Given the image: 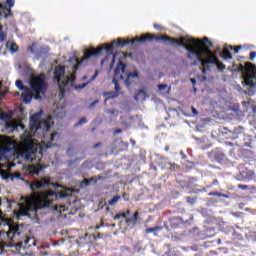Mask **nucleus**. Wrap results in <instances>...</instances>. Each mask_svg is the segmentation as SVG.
I'll list each match as a JSON object with an SVG mask.
<instances>
[{
	"label": "nucleus",
	"instance_id": "obj_1",
	"mask_svg": "<svg viewBox=\"0 0 256 256\" xmlns=\"http://www.w3.org/2000/svg\"><path fill=\"white\" fill-rule=\"evenodd\" d=\"M153 39V35H142L140 37H136L134 40H121L119 38L118 40H114L112 44L104 45L97 50L93 49H87L84 52V56L81 60L79 58H71L70 63H74L70 70L67 72L65 71V66H57L54 71V81H56L60 93H65V88L67 86H73V83H75V75L77 73V69L79 67H83L89 63V60L91 57H97L98 55H101V52L103 50H106V53H108V57H112V64L115 63V54H113V48L114 47H125L126 45H133L134 43H144V41H151Z\"/></svg>",
	"mask_w": 256,
	"mask_h": 256
},
{
	"label": "nucleus",
	"instance_id": "obj_2",
	"mask_svg": "<svg viewBox=\"0 0 256 256\" xmlns=\"http://www.w3.org/2000/svg\"><path fill=\"white\" fill-rule=\"evenodd\" d=\"M156 41H163L164 43H171L172 45H179L184 47L187 51V59L194 61V65L201 63L203 69L202 73L205 75L209 71V65H216L220 71H225V64L219 61L217 54L211 51L213 42L209 41V38L205 37L204 40L194 39L189 36H183L180 39L171 38L169 36H157Z\"/></svg>",
	"mask_w": 256,
	"mask_h": 256
},
{
	"label": "nucleus",
	"instance_id": "obj_3",
	"mask_svg": "<svg viewBox=\"0 0 256 256\" xmlns=\"http://www.w3.org/2000/svg\"><path fill=\"white\" fill-rule=\"evenodd\" d=\"M53 185L47 179L33 182L30 185L33 195L28 198L22 197L23 203H17L18 217H28L35 223H39V211L49 209L57 197H60V199L71 197V190L69 189L64 192H58V194L53 191L37 192V189H47L48 187H53Z\"/></svg>",
	"mask_w": 256,
	"mask_h": 256
},
{
	"label": "nucleus",
	"instance_id": "obj_4",
	"mask_svg": "<svg viewBox=\"0 0 256 256\" xmlns=\"http://www.w3.org/2000/svg\"><path fill=\"white\" fill-rule=\"evenodd\" d=\"M53 125V118L48 116L47 119L41 120V112H38L30 117V132H25L22 135L25 143V151L22 156L26 161H33L36 157L41 145L39 141L33 139V137H38L43 143H46V147H53V143L56 139H59V134L57 132L48 134L49 129Z\"/></svg>",
	"mask_w": 256,
	"mask_h": 256
},
{
	"label": "nucleus",
	"instance_id": "obj_5",
	"mask_svg": "<svg viewBox=\"0 0 256 256\" xmlns=\"http://www.w3.org/2000/svg\"><path fill=\"white\" fill-rule=\"evenodd\" d=\"M8 231H0V251H5V248L11 249L16 247L19 249H27V245L31 241V238L21 233V228L17 224H9L6 222Z\"/></svg>",
	"mask_w": 256,
	"mask_h": 256
},
{
	"label": "nucleus",
	"instance_id": "obj_6",
	"mask_svg": "<svg viewBox=\"0 0 256 256\" xmlns=\"http://www.w3.org/2000/svg\"><path fill=\"white\" fill-rule=\"evenodd\" d=\"M30 88L23 85V81L17 80L16 87L23 91L22 98L24 103H31V99H41L47 91V80L45 79V74H39L37 76H32L29 82Z\"/></svg>",
	"mask_w": 256,
	"mask_h": 256
},
{
	"label": "nucleus",
	"instance_id": "obj_7",
	"mask_svg": "<svg viewBox=\"0 0 256 256\" xmlns=\"http://www.w3.org/2000/svg\"><path fill=\"white\" fill-rule=\"evenodd\" d=\"M139 79V73L137 71L127 73L125 72V63L119 61L116 69L114 70V78L112 83L115 85V92H106L104 93V97H106V101L109 99H115V97H119V91H121V87H119V81H124V85L129 87L133 81Z\"/></svg>",
	"mask_w": 256,
	"mask_h": 256
},
{
	"label": "nucleus",
	"instance_id": "obj_8",
	"mask_svg": "<svg viewBox=\"0 0 256 256\" xmlns=\"http://www.w3.org/2000/svg\"><path fill=\"white\" fill-rule=\"evenodd\" d=\"M244 85L255 87L256 81V66L248 63V68L242 66Z\"/></svg>",
	"mask_w": 256,
	"mask_h": 256
},
{
	"label": "nucleus",
	"instance_id": "obj_9",
	"mask_svg": "<svg viewBox=\"0 0 256 256\" xmlns=\"http://www.w3.org/2000/svg\"><path fill=\"white\" fill-rule=\"evenodd\" d=\"M239 49H241V46H238L237 49H235L233 46H225L224 50H221V47L217 48V51L220 52V54L222 55V57L224 59H233V55L231 54L230 51L234 50V53H239Z\"/></svg>",
	"mask_w": 256,
	"mask_h": 256
},
{
	"label": "nucleus",
	"instance_id": "obj_10",
	"mask_svg": "<svg viewBox=\"0 0 256 256\" xmlns=\"http://www.w3.org/2000/svg\"><path fill=\"white\" fill-rule=\"evenodd\" d=\"M253 177H255V173L251 170H243L239 174H237V181H242L243 183H247L252 181Z\"/></svg>",
	"mask_w": 256,
	"mask_h": 256
},
{
	"label": "nucleus",
	"instance_id": "obj_11",
	"mask_svg": "<svg viewBox=\"0 0 256 256\" xmlns=\"http://www.w3.org/2000/svg\"><path fill=\"white\" fill-rule=\"evenodd\" d=\"M28 51L36 55L37 59H39L43 55V53H47V51H49V48H38L37 43H32V45L28 48Z\"/></svg>",
	"mask_w": 256,
	"mask_h": 256
},
{
	"label": "nucleus",
	"instance_id": "obj_12",
	"mask_svg": "<svg viewBox=\"0 0 256 256\" xmlns=\"http://www.w3.org/2000/svg\"><path fill=\"white\" fill-rule=\"evenodd\" d=\"M54 115L58 118L61 119L62 117H65V107L61 106H56L54 109Z\"/></svg>",
	"mask_w": 256,
	"mask_h": 256
},
{
	"label": "nucleus",
	"instance_id": "obj_13",
	"mask_svg": "<svg viewBox=\"0 0 256 256\" xmlns=\"http://www.w3.org/2000/svg\"><path fill=\"white\" fill-rule=\"evenodd\" d=\"M134 99L136 101H145V99H147V93L145 92V90L141 89L134 96Z\"/></svg>",
	"mask_w": 256,
	"mask_h": 256
},
{
	"label": "nucleus",
	"instance_id": "obj_14",
	"mask_svg": "<svg viewBox=\"0 0 256 256\" xmlns=\"http://www.w3.org/2000/svg\"><path fill=\"white\" fill-rule=\"evenodd\" d=\"M215 160L218 163H223L224 161H227V155H225V153L218 151L215 153Z\"/></svg>",
	"mask_w": 256,
	"mask_h": 256
},
{
	"label": "nucleus",
	"instance_id": "obj_15",
	"mask_svg": "<svg viewBox=\"0 0 256 256\" xmlns=\"http://www.w3.org/2000/svg\"><path fill=\"white\" fill-rule=\"evenodd\" d=\"M7 49H10L11 53H17L19 51V46L15 42H7Z\"/></svg>",
	"mask_w": 256,
	"mask_h": 256
},
{
	"label": "nucleus",
	"instance_id": "obj_16",
	"mask_svg": "<svg viewBox=\"0 0 256 256\" xmlns=\"http://www.w3.org/2000/svg\"><path fill=\"white\" fill-rule=\"evenodd\" d=\"M138 217L139 212H135L130 218H126V223L136 225Z\"/></svg>",
	"mask_w": 256,
	"mask_h": 256
},
{
	"label": "nucleus",
	"instance_id": "obj_17",
	"mask_svg": "<svg viewBox=\"0 0 256 256\" xmlns=\"http://www.w3.org/2000/svg\"><path fill=\"white\" fill-rule=\"evenodd\" d=\"M0 15H4L5 19H9V17H13L11 8H4L3 12H1V10H0Z\"/></svg>",
	"mask_w": 256,
	"mask_h": 256
},
{
	"label": "nucleus",
	"instance_id": "obj_18",
	"mask_svg": "<svg viewBox=\"0 0 256 256\" xmlns=\"http://www.w3.org/2000/svg\"><path fill=\"white\" fill-rule=\"evenodd\" d=\"M210 197H224L225 199H229V195L223 194L221 192H209Z\"/></svg>",
	"mask_w": 256,
	"mask_h": 256
},
{
	"label": "nucleus",
	"instance_id": "obj_19",
	"mask_svg": "<svg viewBox=\"0 0 256 256\" xmlns=\"http://www.w3.org/2000/svg\"><path fill=\"white\" fill-rule=\"evenodd\" d=\"M121 200V196L116 195L114 196L109 202L108 205H110L111 207H113V205H117V203Z\"/></svg>",
	"mask_w": 256,
	"mask_h": 256
},
{
	"label": "nucleus",
	"instance_id": "obj_20",
	"mask_svg": "<svg viewBox=\"0 0 256 256\" xmlns=\"http://www.w3.org/2000/svg\"><path fill=\"white\" fill-rule=\"evenodd\" d=\"M91 183H97V178H91V179H85L82 182V187H87L88 185H91Z\"/></svg>",
	"mask_w": 256,
	"mask_h": 256
},
{
	"label": "nucleus",
	"instance_id": "obj_21",
	"mask_svg": "<svg viewBox=\"0 0 256 256\" xmlns=\"http://www.w3.org/2000/svg\"><path fill=\"white\" fill-rule=\"evenodd\" d=\"M161 229H163L161 226L151 227L146 229V233H157V231H161Z\"/></svg>",
	"mask_w": 256,
	"mask_h": 256
},
{
	"label": "nucleus",
	"instance_id": "obj_22",
	"mask_svg": "<svg viewBox=\"0 0 256 256\" xmlns=\"http://www.w3.org/2000/svg\"><path fill=\"white\" fill-rule=\"evenodd\" d=\"M127 215H129V210L127 211V213H118L115 215L114 221H117L118 219H125Z\"/></svg>",
	"mask_w": 256,
	"mask_h": 256
},
{
	"label": "nucleus",
	"instance_id": "obj_23",
	"mask_svg": "<svg viewBox=\"0 0 256 256\" xmlns=\"http://www.w3.org/2000/svg\"><path fill=\"white\" fill-rule=\"evenodd\" d=\"M17 127H19V126L15 125V124H11L9 122L6 123V129L11 131V133H13V131H16Z\"/></svg>",
	"mask_w": 256,
	"mask_h": 256
},
{
	"label": "nucleus",
	"instance_id": "obj_24",
	"mask_svg": "<svg viewBox=\"0 0 256 256\" xmlns=\"http://www.w3.org/2000/svg\"><path fill=\"white\" fill-rule=\"evenodd\" d=\"M7 39V35L3 32V26L0 25V43H3Z\"/></svg>",
	"mask_w": 256,
	"mask_h": 256
},
{
	"label": "nucleus",
	"instance_id": "obj_25",
	"mask_svg": "<svg viewBox=\"0 0 256 256\" xmlns=\"http://www.w3.org/2000/svg\"><path fill=\"white\" fill-rule=\"evenodd\" d=\"M8 177L11 179V181H14L15 179H22L21 173H19V172H16L14 174H9Z\"/></svg>",
	"mask_w": 256,
	"mask_h": 256
},
{
	"label": "nucleus",
	"instance_id": "obj_26",
	"mask_svg": "<svg viewBox=\"0 0 256 256\" xmlns=\"http://www.w3.org/2000/svg\"><path fill=\"white\" fill-rule=\"evenodd\" d=\"M195 183H197V179L191 178V179L188 180L187 187L189 189H192V187H195Z\"/></svg>",
	"mask_w": 256,
	"mask_h": 256
},
{
	"label": "nucleus",
	"instance_id": "obj_27",
	"mask_svg": "<svg viewBox=\"0 0 256 256\" xmlns=\"http://www.w3.org/2000/svg\"><path fill=\"white\" fill-rule=\"evenodd\" d=\"M238 189H242V191H245L247 189H255V187H251L249 185H243V184H239L238 185Z\"/></svg>",
	"mask_w": 256,
	"mask_h": 256
},
{
	"label": "nucleus",
	"instance_id": "obj_28",
	"mask_svg": "<svg viewBox=\"0 0 256 256\" xmlns=\"http://www.w3.org/2000/svg\"><path fill=\"white\" fill-rule=\"evenodd\" d=\"M87 85H89V82L83 83V84H80V85H76L74 87V89H76V91H78V89H85V87H87Z\"/></svg>",
	"mask_w": 256,
	"mask_h": 256
},
{
	"label": "nucleus",
	"instance_id": "obj_29",
	"mask_svg": "<svg viewBox=\"0 0 256 256\" xmlns=\"http://www.w3.org/2000/svg\"><path fill=\"white\" fill-rule=\"evenodd\" d=\"M85 123H87V118L83 117L79 120L76 126L79 127V125H85Z\"/></svg>",
	"mask_w": 256,
	"mask_h": 256
},
{
	"label": "nucleus",
	"instance_id": "obj_30",
	"mask_svg": "<svg viewBox=\"0 0 256 256\" xmlns=\"http://www.w3.org/2000/svg\"><path fill=\"white\" fill-rule=\"evenodd\" d=\"M6 5H8V7H15V0H6Z\"/></svg>",
	"mask_w": 256,
	"mask_h": 256
},
{
	"label": "nucleus",
	"instance_id": "obj_31",
	"mask_svg": "<svg viewBox=\"0 0 256 256\" xmlns=\"http://www.w3.org/2000/svg\"><path fill=\"white\" fill-rule=\"evenodd\" d=\"M187 203H190L191 205H193V203H195V201H197V198H192L190 196L186 197Z\"/></svg>",
	"mask_w": 256,
	"mask_h": 256
},
{
	"label": "nucleus",
	"instance_id": "obj_32",
	"mask_svg": "<svg viewBox=\"0 0 256 256\" xmlns=\"http://www.w3.org/2000/svg\"><path fill=\"white\" fill-rule=\"evenodd\" d=\"M159 91H164V89H167V84H160L158 85Z\"/></svg>",
	"mask_w": 256,
	"mask_h": 256
},
{
	"label": "nucleus",
	"instance_id": "obj_33",
	"mask_svg": "<svg viewBox=\"0 0 256 256\" xmlns=\"http://www.w3.org/2000/svg\"><path fill=\"white\" fill-rule=\"evenodd\" d=\"M0 119L2 121H5L7 119V115H5V113H3L1 110H0Z\"/></svg>",
	"mask_w": 256,
	"mask_h": 256
},
{
	"label": "nucleus",
	"instance_id": "obj_34",
	"mask_svg": "<svg viewBox=\"0 0 256 256\" xmlns=\"http://www.w3.org/2000/svg\"><path fill=\"white\" fill-rule=\"evenodd\" d=\"M234 133H236V134L243 133V127L235 128Z\"/></svg>",
	"mask_w": 256,
	"mask_h": 256
},
{
	"label": "nucleus",
	"instance_id": "obj_35",
	"mask_svg": "<svg viewBox=\"0 0 256 256\" xmlns=\"http://www.w3.org/2000/svg\"><path fill=\"white\" fill-rule=\"evenodd\" d=\"M97 103H99V100H95L94 102H92V103L89 105V109H93V107H95V105H97Z\"/></svg>",
	"mask_w": 256,
	"mask_h": 256
},
{
	"label": "nucleus",
	"instance_id": "obj_36",
	"mask_svg": "<svg viewBox=\"0 0 256 256\" xmlns=\"http://www.w3.org/2000/svg\"><path fill=\"white\" fill-rule=\"evenodd\" d=\"M255 57H256V52L255 51L251 52L250 53V61H253L255 59Z\"/></svg>",
	"mask_w": 256,
	"mask_h": 256
},
{
	"label": "nucleus",
	"instance_id": "obj_37",
	"mask_svg": "<svg viewBox=\"0 0 256 256\" xmlns=\"http://www.w3.org/2000/svg\"><path fill=\"white\" fill-rule=\"evenodd\" d=\"M94 239H95V240H97V239H103V234L98 233L97 236H94Z\"/></svg>",
	"mask_w": 256,
	"mask_h": 256
},
{
	"label": "nucleus",
	"instance_id": "obj_38",
	"mask_svg": "<svg viewBox=\"0 0 256 256\" xmlns=\"http://www.w3.org/2000/svg\"><path fill=\"white\" fill-rule=\"evenodd\" d=\"M190 81H191L193 87H195V85H197V80L195 78H191Z\"/></svg>",
	"mask_w": 256,
	"mask_h": 256
},
{
	"label": "nucleus",
	"instance_id": "obj_39",
	"mask_svg": "<svg viewBox=\"0 0 256 256\" xmlns=\"http://www.w3.org/2000/svg\"><path fill=\"white\" fill-rule=\"evenodd\" d=\"M192 113H193V115H199V111H197V109H195V107H192Z\"/></svg>",
	"mask_w": 256,
	"mask_h": 256
},
{
	"label": "nucleus",
	"instance_id": "obj_40",
	"mask_svg": "<svg viewBox=\"0 0 256 256\" xmlns=\"http://www.w3.org/2000/svg\"><path fill=\"white\" fill-rule=\"evenodd\" d=\"M119 133H123V130H121V129L114 130V135H117Z\"/></svg>",
	"mask_w": 256,
	"mask_h": 256
},
{
	"label": "nucleus",
	"instance_id": "obj_41",
	"mask_svg": "<svg viewBox=\"0 0 256 256\" xmlns=\"http://www.w3.org/2000/svg\"><path fill=\"white\" fill-rule=\"evenodd\" d=\"M97 72H95V74L92 76V78H91V81H95V79H97Z\"/></svg>",
	"mask_w": 256,
	"mask_h": 256
},
{
	"label": "nucleus",
	"instance_id": "obj_42",
	"mask_svg": "<svg viewBox=\"0 0 256 256\" xmlns=\"http://www.w3.org/2000/svg\"><path fill=\"white\" fill-rule=\"evenodd\" d=\"M101 227H103V222L101 223L100 226H99V225H96L95 230L97 231V230L101 229Z\"/></svg>",
	"mask_w": 256,
	"mask_h": 256
},
{
	"label": "nucleus",
	"instance_id": "obj_43",
	"mask_svg": "<svg viewBox=\"0 0 256 256\" xmlns=\"http://www.w3.org/2000/svg\"><path fill=\"white\" fill-rule=\"evenodd\" d=\"M200 81H207V77L206 76L200 77Z\"/></svg>",
	"mask_w": 256,
	"mask_h": 256
},
{
	"label": "nucleus",
	"instance_id": "obj_44",
	"mask_svg": "<svg viewBox=\"0 0 256 256\" xmlns=\"http://www.w3.org/2000/svg\"><path fill=\"white\" fill-rule=\"evenodd\" d=\"M107 113H110L111 115H115V110H108Z\"/></svg>",
	"mask_w": 256,
	"mask_h": 256
},
{
	"label": "nucleus",
	"instance_id": "obj_45",
	"mask_svg": "<svg viewBox=\"0 0 256 256\" xmlns=\"http://www.w3.org/2000/svg\"><path fill=\"white\" fill-rule=\"evenodd\" d=\"M177 221V219L173 218L170 220L171 225H174V223Z\"/></svg>",
	"mask_w": 256,
	"mask_h": 256
},
{
	"label": "nucleus",
	"instance_id": "obj_46",
	"mask_svg": "<svg viewBox=\"0 0 256 256\" xmlns=\"http://www.w3.org/2000/svg\"><path fill=\"white\" fill-rule=\"evenodd\" d=\"M180 155L182 156L183 159H185V152L184 151H180Z\"/></svg>",
	"mask_w": 256,
	"mask_h": 256
},
{
	"label": "nucleus",
	"instance_id": "obj_47",
	"mask_svg": "<svg viewBox=\"0 0 256 256\" xmlns=\"http://www.w3.org/2000/svg\"><path fill=\"white\" fill-rule=\"evenodd\" d=\"M168 167L169 169H173V164H171V162H168Z\"/></svg>",
	"mask_w": 256,
	"mask_h": 256
},
{
	"label": "nucleus",
	"instance_id": "obj_48",
	"mask_svg": "<svg viewBox=\"0 0 256 256\" xmlns=\"http://www.w3.org/2000/svg\"><path fill=\"white\" fill-rule=\"evenodd\" d=\"M154 28L155 29H159V25L158 24H154Z\"/></svg>",
	"mask_w": 256,
	"mask_h": 256
},
{
	"label": "nucleus",
	"instance_id": "obj_49",
	"mask_svg": "<svg viewBox=\"0 0 256 256\" xmlns=\"http://www.w3.org/2000/svg\"><path fill=\"white\" fill-rule=\"evenodd\" d=\"M41 254H42L43 256L49 255V253H47V252H42Z\"/></svg>",
	"mask_w": 256,
	"mask_h": 256
},
{
	"label": "nucleus",
	"instance_id": "obj_50",
	"mask_svg": "<svg viewBox=\"0 0 256 256\" xmlns=\"http://www.w3.org/2000/svg\"><path fill=\"white\" fill-rule=\"evenodd\" d=\"M100 144H95L94 148L97 149V147H99Z\"/></svg>",
	"mask_w": 256,
	"mask_h": 256
},
{
	"label": "nucleus",
	"instance_id": "obj_51",
	"mask_svg": "<svg viewBox=\"0 0 256 256\" xmlns=\"http://www.w3.org/2000/svg\"><path fill=\"white\" fill-rule=\"evenodd\" d=\"M164 150L169 151V146H166Z\"/></svg>",
	"mask_w": 256,
	"mask_h": 256
},
{
	"label": "nucleus",
	"instance_id": "obj_52",
	"mask_svg": "<svg viewBox=\"0 0 256 256\" xmlns=\"http://www.w3.org/2000/svg\"><path fill=\"white\" fill-rule=\"evenodd\" d=\"M67 153L68 155H71V149H68Z\"/></svg>",
	"mask_w": 256,
	"mask_h": 256
},
{
	"label": "nucleus",
	"instance_id": "obj_53",
	"mask_svg": "<svg viewBox=\"0 0 256 256\" xmlns=\"http://www.w3.org/2000/svg\"><path fill=\"white\" fill-rule=\"evenodd\" d=\"M234 217H239V214L233 213Z\"/></svg>",
	"mask_w": 256,
	"mask_h": 256
},
{
	"label": "nucleus",
	"instance_id": "obj_54",
	"mask_svg": "<svg viewBox=\"0 0 256 256\" xmlns=\"http://www.w3.org/2000/svg\"><path fill=\"white\" fill-rule=\"evenodd\" d=\"M131 144H132V145H135V140H131Z\"/></svg>",
	"mask_w": 256,
	"mask_h": 256
},
{
	"label": "nucleus",
	"instance_id": "obj_55",
	"mask_svg": "<svg viewBox=\"0 0 256 256\" xmlns=\"http://www.w3.org/2000/svg\"><path fill=\"white\" fill-rule=\"evenodd\" d=\"M34 173H36V175H37V174H39V170H37V171H34Z\"/></svg>",
	"mask_w": 256,
	"mask_h": 256
},
{
	"label": "nucleus",
	"instance_id": "obj_56",
	"mask_svg": "<svg viewBox=\"0 0 256 256\" xmlns=\"http://www.w3.org/2000/svg\"><path fill=\"white\" fill-rule=\"evenodd\" d=\"M82 79H83V81H85L87 79V77L84 76Z\"/></svg>",
	"mask_w": 256,
	"mask_h": 256
},
{
	"label": "nucleus",
	"instance_id": "obj_57",
	"mask_svg": "<svg viewBox=\"0 0 256 256\" xmlns=\"http://www.w3.org/2000/svg\"><path fill=\"white\" fill-rule=\"evenodd\" d=\"M104 205H107V203H104ZM104 205L101 206V209H103V206H104Z\"/></svg>",
	"mask_w": 256,
	"mask_h": 256
},
{
	"label": "nucleus",
	"instance_id": "obj_58",
	"mask_svg": "<svg viewBox=\"0 0 256 256\" xmlns=\"http://www.w3.org/2000/svg\"><path fill=\"white\" fill-rule=\"evenodd\" d=\"M1 215H3V212H0V219H1Z\"/></svg>",
	"mask_w": 256,
	"mask_h": 256
},
{
	"label": "nucleus",
	"instance_id": "obj_59",
	"mask_svg": "<svg viewBox=\"0 0 256 256\" xmlns=\"http://www.w3.org/2000/svg\"><path fill=\"white\" fill-rule=\"evenodd\" d=\"M194 92H197V88H194Z\"/></svg>",
	"mask_w": 256,
	"mask_h": 256
},
{
	"label": "nucleus",
	"instance_id": "obj_60",
	"mask_svg": "<svg viewBox=\"0 0 256 256\" xmlns=\"http://www.w3.org/2000/svg\"><path fill=\"white\" fill-rule=\"evenodd\" d=\"M15 95H19V92H16Z\"/></svg>",
	"mask_w": 256,
	"mask_h": 256
},
{
	"label": "nucleus",
	"instance_id": "obj_61",
	"mask_svg": "<svg viewBox=\"0 0 256 256\" xmlns=\"http://www.w3.org/2000/svg\"><path fill=\"white\" fill-rule=\"evenodd\" d=\"M106 210L109 211V207H107Z\"/></svg>",
	"mask_w": 256,
	"mask_h": 256
},
{
	"label": "nucleus",
	"instance_id": "obj_62",
	"mask_svg": "<svg viewBox=\"0 0 256 256\" xmlns=\"http://www.w3.org/2000/svg\"><path fill=\"white\" fill-rule=\"evenodd\" d=\"M18 127H21L23 129V127L21 125H19Z\"/></svg>",
	"mask_w": 256,
	"mask_h": 256
}]
</instances>
